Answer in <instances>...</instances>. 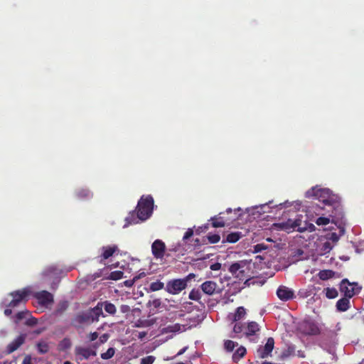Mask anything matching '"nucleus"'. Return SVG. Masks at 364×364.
<instances>
[{"mask_svg":"<svg viewBox=\"0 0 364 364\" xmlns=\"http://www.w3.org/2000/svg\"><path fill=\"white\" fill-rule=\"evenodd\" d=\"M134 326L136 327H143L145 326L144 322L138 321L137 323H135Z\"/></svg>","mask_w":364,"mask_h":364,"instance_id":"59","label":"nucleus"},{"mask_svg":"<svg viewBox=\"0 0 364 364\" xmlns=\"http://www.w3.org/2000/svg\"><path fill=\"white\" fill-rule=\"evenodd\" d=\"M29 316V312L28 311H20L16 315L14 321H15V323H17L19 321H22L23 319H26L27 318V316Z\"/></svg>","mask_w":364,"mask_h":364,"instance_id":"33","label":"nucleus"},{"mask_svg":"<svg viewBox=\"0 0 364 364\" xmlns=\"http://www.w3.org/2000/svg\"><path fill=\"white\" fill-rule=\"evenodd\" d=\"M11 309L12 308H9V307H7V309H6L4 310V314L6 316H9L12 313V311H11Z\"/></svg>","mask_w":364,"mask_h":364,"instance_id":"56","label":"nucleus"},{"mask_svg":"<svg viewBox=\"0 0 364 364\" xmlns=\"http://www.w3.org/2000/svg\"><path fill=\"white\" fill-rule=\"evenodd\" d=\"M146 336V333L145 331L139 332L138 335H137L138 338L140 340H142Z\"/></svg>","mask_w":364,"mask_h":364,"instance_id":"54","label":"nucleus"},{"mask_svg":"<svg viewBox=\"0 0 364 364\" xmlns=\"http://www.w3.org/2000/svg\"><path fill=\"white\" fill-rule=\"evenodd\" d=\"M189 299L194 301H198L201 297V293L198 289H193L188 296Z\"/></svg>","mask_w":364,"mask_h":364,"instance_id":"36","label":"nucleus"},{"mask_svg":"<svg viewBox=\"0 0 364 364\" xmlns=\"http://www.w3.org/2000/svg\"><path fill=\"white\" fill-rule=\"evenodd\" d=\"M43 274L47 276H55L58 274V269L55 267L52 266L46 269Z\"/></svg>","mask_w":364,"mask_h":364,"instance_id":"39","label":"nucleus"},{"mask_svg":"<svg viewBox=\"0 0 364 364\" xmlns=\"http://www.w3.org/2000/svg\"><path fill=\"white\" fill-rule=\"evenodd\" d=\"M267 249V246L264 244H257L254 246V252H260Z\"/></svg>","mask_w":364,"mask_h":364,"instance_id":"47","label":"nucleus"},{"mask_svg":"<svg viewBox=\"0 0 364 364\" xmlns=\"http://www.w3.org/2000/svg\"><path fill=\"white\" fill-rule=\"evenodd\" d=\"M68 306L67 301H62L58 304V308L55 310V314H61Z\"/></svg>","mask_w":364,"mask_h":364,"instance_id":"37","label":"nucleus"},{"mask_svg":"<svg viewBox=\"0 0 364 364\" xmlns=\"http://www.w3.org/2000/svg\"><path fill=\"white\" fill-rule=\"evenodd\" d=\"M350 307V298L344 296L336 303V309L339 311H346Z\"/></svg>","mask_w":364,"mask_h":364,"instance_id":"18","label":"nucleus"},{"mask_svg":"<svg viewBox=\"0 0 364 364\" xmlns=\"http://www.w3.org/2000/svg\"><path fill=\"white\" fill-rule=\"evenodd\" d=\"M305 196L306 198L313 197L319 202H321L324 205L331 207L333 210L330 216L332 218V221H333L334 218H336L334 211L336 212L340 208L339 197L333 194L328 188H322L316 186L307 191Z\"/></svg>","mask_w":364,"mask_h":364,"instance_id":"1","label":"nucleus"},{"mask_svg":"<svg viewBox=\"0 0 364 364\" xmlns=\"http://www.w3.org/2000/svg\"><path fill=\"white\" fill-rule=\"evenodd\" d=\"M155 360V357L149 355L141 359V364H152Z\"/></svg>","mask_w":364,"mask_h":364,"instance_id":"43","label":"nucleus"},{"mask_svg":"<svg viewBox=\"0 0 364 364\" xmlns=\"http://www.w3.org/2000/svg\"><path fill=\"white\" fill-rule=\"evenodd\" d=\"M334 275V272L329 269L321 270L318 273V277L322 280L328 279Z\"/></svg>","mask_w":364,"mask_h":364,"instance_id":"25","label":"nucleus"},{"mask_svg":"<svg viewBox=\"0 0 364 364\" xmlns=\"http://www.w3.org/2000/svg\"><path fill=\"white\" fill-rule=\"evenodd\" d=\"M242 237V233L239 232H232L227 235L226 241L230 243L237 242Z\"/></svg>","mask_w":364,"mask_h":364,"instance_id":"24","label":"nucleus"},{"mask_svg":"<svg viewBox=\"0 0 364 364\" xmlns=\"http://www.w3.org/2000/svg\"><path fill=\"white\" fill-rule=\"evenodd\" d=\"M167 329L170 332H179V331H184L185 327L183 325H181L179 323H175L173 325L168 326L167 327Z\"/></svg>","mask_w":364,"mask_h":364,"instance_id":"31","label":"nucleus"},{"mask_svg":"<svg viewBox=\"0 0 364 364\" xmlns=\"http://www.w3.org/2000/svg\"><path fill=\"white\" fill-rule=\"evenodd\" d=\"M33 295L38 303L43 307L49 308L53 304V296L47 291L34 292Z\"/></svg>","mask_w":364,"mask_h":364,"instance_id":"7","label":"nucleus"},{"mask_svg":"<svg viewBox=\"0 0 364 364\" xmlns=\"http://www.w3.org/2000/svg\"><path fill=\"white\" fill-rule=\"evenodd\" d=\"M222 265L220 263L216 262L210 266V269L214 271L220 269Z\"/></svg>","mask_w":364,"mask_h":364,"instance_id":"50","label":"nucleus"},{"mask_svg":"<svg viewBox=\"0 0 364 364\" xmlns=\"http://www.w3.org/2000/svg\"><path fill=\"white\" fill-rule=\"evenodd\" d=\"M236 346L237 343L230 340H227L224 343V348L228 352L232 351Z\"/></svg>","mask_w":364,"mask_h":364,"instance_id":"34","label":"nucleus"},{"mask_svg":"<svg viewBox=\"0 0 364 364\" xmlns=\"http://www.w3.org/2000/svg\"><path fill=\"white\" fill-rule=\"evenodd\" d=\"M245 314H246V311H245V309L244 307L240 306V307L237 308L236 311L234 314V321H236L240 320L242 318L244 317Z\"/></svg>","mask_w":364,"mask_h":364,"instance_id":"27","label":"nucleus"},{"mask_svg":"<svg viewBox=\"0 0 364 364\" xmlns=\"http://www.w3.org/2000/svg\"><path fill=\"white\" fill-rule=\"evenodd\" d=\"M101 316H105L102 311V305L97 304L94 308L80 314L77 316V321L81 323L90 324L98 321Z\"/></svg>","mask_w":364,"mask_h":364,"instance_id":"4","label":"nucleus"},{"mask_svg":"<svg viewBox=\"0 0 364 364\" xmlns=\"http://www.w3.org/2000/svg\"><path fill=\"white\" fill-rule=\"evenodd\" d=\"M203 292L207 295H213L215 294H220L222 289L218 287L216 282L213 281H205L200 285Z\"/></svg>","mask_w":364,"mask_h":364,"instance_id":"9","label":"nucleus"},{"mask_svg":"<svg viewBox=\"0 0 364 364\" xmlns=\"http://www.w3.org/2000/svg\"><path fill=\"white\" fill-rule=\"evenodd\" d=\"M180 247H181V245H180V244H178L176 247H175L173 248V250H174V251H176V252H177V251H180V250H181Z\"/></svg>","mask_w":364,"mask_h":364,"instance_id":"61","label":"nucleus"},{"mask_svg":"<svg viewBox=\"0 0 364 364\" xmlns=\"http://www.w3.org/2000/svg\"><path fill=\"white\" fill-rule=\"evenodd\" d=\"M246 331H245V334L247 336L255 335L256 332L259 331V328L257 323L255 321H252L248 323L247 326L245 327Z\"/></svg>","mask_w":364,"mask_h":364,"instance_id":"21","label":"nucleus"},{"mask_svg":"<svg viewBox=\"0 0 364 364\" xmlns=\"http://www.w3.org/2000/svg\"><path fill=\"white\" fill-rule=\"evenodd\" d=\"M115 353V349L114 348H109L105 353L101 354V358L104 360H107L114 356Z\"/></svg>","mask_w":364,"mask_h":364,"instance_id":"35","label":"nucleus"},{"mask_svg":"<svg viewBox=\"0 0 364 364\" xmlns=\"http://www.w3.org/2000/svg\"><path fill=\"white\" fill-rule=\"evenodd\" d=\"M294 230L303 232L308 229V223L303 220L301 215H298L295 218H293Z\"/></svg>","mask_w":364,"mask_h":364,"instance_id":"14","label":"nucleus"},{"mask_svg":"<svg viewBox=\"0 0 364 364\" xmlns=\"http://www.w3.org/2000/svg\"><path fill=\"white\" fill-rule=\"evenodd\" d=\"M166 245L161 240H156L151 245V252L154 257L162 258L164 255Z\"/></svg>","mask_w":364,"mask_h":364,"instance_id":"11","label":"nucleus"},{"mask_svg":"<svg viewBox=\"0 0 364 364\" xmlns=\"http://www.w3.org/2000/svg\"><path fill=\"white\" fill-rule=\"evenodd\" d=\"M161 301L160 299H154L151 302V305L154 307V308H159L160 306H161Z\"/></svg>","mask_w":364,"mask_h":364,"instance_id":"49","label":"nucleus"},{"mask_svg":"<svg viewBox=\"0 0 364 364\" xmlns=\"http://www.w3.org/2000/svg\"><path fill=\"white\" fill-rule=\"evenodd\" d=\"M187 349H188V346H185L184 348H183L181 350H180L178 352V353L176 354V355L175 357H176V356H178V355H181L183 354V353L186 351V350H187Z\"/></svg>","mask_w":364,"mask_h":364,"instance_id":"55","label":"nucleus"},{"mask_svg":"<svg viewBox=\"0 0 364 364\" xmlns=\"http://www.w3.org/2000/svg\"><path fill=\"white\" fill-rule=\"evenodd\" d=\"M208 239L210 243L215 244L220 241V237L217 234H209L208 235Z\"/></svg>","mask_w":364,"mask_h":364,"instance_id":"41","label":"nucleus"},{"mask_svg":"<svg viewBox=\"0 0 364 364\" xmlns=\"http://www.w3.org/2000/svg\"><path fill=\"white\" fill-rule=\"evenodd\" d=\"M75 354L79 360H82L84 359H88L91 355H95L96 353L89 348L76 347Z\"/></svg>","mask_w":364,"mask_h":364,"instance_id":"15","label":"nucleus"},{"mask_svg":"<svg viewBox=\"0 0 364 364\" xmlns=\"http://www.w3.org/2000/svg\"><path fill=\"white\" fill-rule=\"evenodd\" d=\"M71 346H72L71 341L68 338H65L59 343V348L61 350H65L67 349H69L71 347Z\"/></svg>","mask_w":364,"mask_h":364,"instance_id":"28","label":"nucleus"},{"mask_svg":"<svg viewBox=\"0 0 364 364\" xmlns=\"http://www.w3.org/2000/svg\"><path fill=\"white\" fill-rule=\"evenodd\" d=\"M339 229H340V232L341 234H343L344 233V228L343 226H341V225H339Z\"/></svg>","mask_w":364,"mask_h":364,"instance_id":"64","label":"nucleus"},{"mask_svg":"<svg viewBox=\"0 0 364 364\" xmlns=\"http://www.w3.org/2000/svg\"><path fill=\"white\" fill-rule=\"evenodd\" d=\"M117 251H118V247L115 245L112 246H103L101 248L102 253L100 257L102 259H107L112 257Z\"/></svg>","mask_w":364,"mask_h":364,"instance_id":"17","label":"nucleus"},{"mask_svg":"<svg viewBox=\"0 0 364 364\" xmlns=\"http://www.w3.org/2000/svg\"><path fill=\"white\" fill-rule=\"evenodd\" d=\"M244 326L240 323H235L233 327V332L235 334L240 333L243 331Z\"/></svg>","mask_w":364,"mask_h":364,"instance_id":"45","label":"nucleus"},{"mask_svg":"<svg viewBox=\"0 0 364 364\" xmlns=\"http://www.w3.org/2000/svg\"><path fill=\"white\" fill-rule=\"evenodd\" d=\"M120 311L122 313L127 314V313L130 312L131 309H130L129 306L123 304L120 306Z\"/></svg>","mask_w":364,"mask_h":364,"instance_id":"48","label":"nucleus"},{"mask_svg":"<svg viewBox=\"0 0 364 364\" xmlns=\"http://www.w3.org/2000/svg\"><path fill=\"white\" fill-rule=\"evenodd\" d=\"M164 287V284L160 281L154 282L150 284L149 289L152 291H156L162 289Z\"/></svg>","mask_w":364,"mask_h":364,"instance_id":"30","label":"nucleus"},{"mask_svg":"<svg viewBox=\"0 0 364 364\" xmlns=\"http://www.w3.org/2000/svg\"><path fill=\"white\" fill-rule=\"evenodd\" d=\"M340 289L344 296L350 299L360 292L361 287L357 283H350L347 279H343L340 284Z\"/></svg>","mask_w":364,"mask_h":364,"instance_id":"5","label":"nucleus"},{"mask_svg":"<svg viewBox=\"0 0 364 364\" xmlns=\"http://www.w3.org/2000/svg\"><path fill=\"white\" fill-rule=\"evenodd\" d=\"M7 331L4 329L0 331V337H4L6 335Z\"/></svg>","mask_w":364,"mask_h":364,"instance_id":"60","label":"nucleus"},{"mask_svg":"<svg viewBox=\"0 0 364 364\" xmlns=\"http://www.w3.org/2000/svg\"><path fill=\"white\" fill-rule=\"evenodd\" d=\"M292 203H289L288 200L285 201L284 203H280L279 205L281 207H289L291 205Z\"/></svg>","mask_w":364,"mask_h":364,"instance_id":"58","label":"nucleus"},{"mask_svg":"<svg viewBox=\"0 0 364 364\" xmlns=\"http://www.w3.org/2000/svg\"><path fill=\"white\" fill-rule=\"evenodd\" d=\"M89 338L91 341H95L98 338V333L97 332L91 333Z\"/></svg>","mask_w":364,"mask_h":364,"instance_id":"53","label":"nucleus"},{"mask_svg":"<svg viewBox=\"0 0 364 364\" xmlns=\"http://www.w3.org/2000/svg\"><path fill=\"white\" fill-rule=\"evenodd\" d=\"M97 304H101L102 309L104 307L105 311L109 314L114 315L117 311L116 306L108 301L99 302Z\"/></svg>","mask_w":364,"mask_h":364,"instance_id":"22","label":"nucleus"},{"mask_svg":"<svg viewBox=\"0 0 364 364\" xmlns=\"http://www.w3.org/2000/svg\"><path fill=\"white\" fill-rule=\"evenodd\" d=\"M194 277V274H190L188 275V277L185 279H187V282L192 277Z\"/></svg>","mask_w":364,"mask_h":364,"instance_id":"62","label":"nucleus"},{"mask_svg":"<svg viewBox=\"0 0 364 364\" xmlns=\"http://www.w3.org/2000/svg\"><path fill=\"white\" fill-rule=\"evenodd\" d=\"M187 287V279H176L170 280L166 286V290L171 294H178Z\"/></svg>","mask_w":364,"mask_h":364,"instance_id":"6","label":"nucleus"},{"mask_svg":"<svg viewBox=\"0 0 364 364\" xmlns=\"http://www.w3.org/2000/svg\"><path fill=\"white\" fill-rule=\"evenodd\" d=\"M193 229L188 228L183 237V242H186V241L187 240H188L190 237H191L193 236Z\"/></svg>","mask_w":364,"mask_h":364,"instance_id":"46","label":"nucleus"},{"mask_svg":"<svg viewBox=\"0 0 364 364\" xmlns=\"http://www.w3.org/2000/svg\"><path fill=\"white\" fill-rule=\"evenodd\" d=\"M26 335L21 334L18 336L14 341L10 343L7 346L9 353H13L17 350L25 341Z\"/></svg>","mask_w":364,"mask_h":364,"instance_id":"16","label":"nucleus"},{"mask_svg":"<svg viewBox=\"0 0 364 364\" xmlns=\"http://www.w3.org/2000/svg\"><path fill=\"white\" fill-rule=\"evenodd\" d=\"M271 203H272V201H269V203H267L264 204L256 205V206L252 208L251 209H247V211L249 213H250V210H251L252 211L251 214H252V215H255V212H257L258 213V215H261L262 213L267 212L266 208H269V204Z\"/></svg>","mask_w":364,"mask_h":364,"instance_id":"19","label":"nucleus"},{"mask_svg":"<svg viewBox=\"0 0 364 364\" xmlns=\"http://www.w3.org/2000/svg\"><path fill=\"white\" fill-rule=\"evenodd\" d=\"M38 350L39 353L43 354L48 351L49 346L48 343L45 341H41L37 344Z\"/></svg>","mask_w":364,"mask_h":364,"instance_id":"29","label":"nucleus"},{"mask_svg":"<svg viewBox=\"0 0 364 364\" xmlns=\"http://www.w3.org/2000/svg\"><path fill=\"white\" fill-rule=\"evenodd\" d=\"M247 269V263L245 261H240L231 264L229 267L230 272L240 279L245 278V272Z\"/></svg>","mask_w":364,"mask_h":364,"instance_id":"8","label":"nucleus"},{"mask_svg":"<svg viewBox=\"0 0 364 364\" xmlns=\"http://www.w3.org/2000/svg\"><path fill=\"white\" fill-rule=\"evenodd\" d=\"M277 296L280 300L287 301L294 298V291L286 286L281 285L277 290Z\"/></svg>","mask_w":364,"mask_h":364,"instance_id":"10","label":"nucleus"},{"mask_svg":"<svg viewBox=\"0 0 364 364\" xmlns=\"http://www.w3.org/2000/svg\"><path fill=\"white\" fill-rule=\"evenodd\" d=\"M28 316L29 317L27 316V318H26V325L29 326H35L37 323V320L35 318L31 316L30 315Z\"/></svg>","mask_w":364,"mask_h":364,"instance_id":"44","label":"nucleus"},{"mask_svg":"<svg viewBox=\"0 0 364 364\" xmlns=\"http://www.w3.org/2000/svg\"><path fill=\"white\" fill-rule=\"evenodd\" d=\"M330 223V218L327 217H319L316 220V223L318 225H326Z\"/></svg>","mask_w":364,"mask_h":364,"instance_id":"42","label":"nucleus"},{"mask_svg":"<svg viewBox=\"0 0 364 364\" xmlns=\"http://www.w3.org/2000/svg\"><path fill=\"white\" fill-rule=\"evenodd\" d=\"M80 199H89L92 197V193L87 189H81L77 192Z\"/></svg>","mask_w":364,"mask_h":364,"instance_id":"26","label":"nucleus"},{"mask_svg":"<svg viewBox=\"0 0 364 364\" xmlns=\"http://www.w3.org/2000/svg\"><path fill=\"white\" fill-rule=\"evenodd\" d=\"M22 364H33L31 362V357L30 355H26L24 358Z\"/></svg>","mask_w":364,"mask_h":364,"instance_id":"51","label":"nucleus"},{"mask_svg":"<svg viewBox=\"0 0 364 364\" xmlns=\"http://www.w3.org/2000/svg\"><path fill=\"white\" fill-rule=\"evenodd\" d=\"M304 331L309 335H316L319 333V328L316 323L311 321H304L302 324Z\"/></svg>","mask_w":364,"mask_h":364,"instance_id":"13","label":"nucleus"},{"mask_svg":"<svg viewBox=\"0 0 364 364\" xmlns=\"http://www.w3.org/2000/svg\"><path fill=\"white\" fill-rule=\"evenodd\" d=\"M274 341L272 338H269L264 346H260L257 350V355L264 358L267 357L274 348Z\"/></svg>","mask_w":364,"mask_h":364,"instance_id":"12","label":"nucleus"},{"mask_svg":"<svg viewBox=\"0 0 364 364\" xmlns=\"http://www.w3.org/2000/svg\"><path fill=\"white\" fill-rule=\"evenodd\" d=\"M246 353L245 348L241 346L237 349V350L232 355V360L234 362H237L241 358H242Z\"/></svg>","mask_w":364,"mask_h":364,"instance_id":"23","label":"nucleus"},{"mask_svg":"<svg viewBox=\"0 0 364 364\" xmlns=\"http://www.w3.org/2000/svg\"><path fill=\"white\" fill-rule=\"evenodd\" d=\"M324 245H325V250L331 249L330 243L329 242H326Z\"/></svg>","mask_w":364,"mask_h":364,"instance_id":"63","label":"nucleus"},{"mask_svg":"<svg viewBox=\"0 0 364 364\" xmlns=\"http://www.w3.org/2000/svg\"><path fill=\"white\" fill-rule=\"evenodd\" d=\"M211 220H213V226L215 228H220L225 225V222L220 218H217L216 217L211 218Z\"/></svg>","mask_w":364,"mask_h":364,"instance_id":"40","label":"nucleus"},{"mask_svg":"<svg viewBox=\"0 0 364 364\" xmlns=\"http://www.w3.org/2000/svg\"><path fill=\"white\" fill-rule=\"evenodd\" d=\"M277 225H278V227L280 229L287 231V232H291V231L294 230L293 218H289L285 222L279 223Z\"/></svg>","mask_w":364,"mask_h":364,"instance_id":"20","label":"nucleus"},{"mask_svg":"<svg viewBox=\"0 0 364 364\" xmlns=\"http://www.w3.org/2000/svg\"><path fill=\"white\" fill-rule=\"evenodd\" d=\"M31 294V287H26L21 290L11 292L9 296L12 297L11 300L8 301L7 299L2 301V304L6 307L15 308L18 306L21 303L27 300V297Z\"/></svg>","mask_w":364,"mask_h":364,"instance_id":"3","label":"nucleus"},{"mask_svg":"<svg viewBox=\"0 0 364 364\" xmlns=\"http://www.w3.org/2000/svg\"><path fill=\"white\" fill-rule=\"evenodd\" d=\"M123 277V272L122 271H114L110 273L109 276V279L119 280Z\"/></svg>","mask_w":364,"mask_h":364,"instance_id":"38","label":"nucleus"},{"mask_svg":"<svg viewBox=\"0 0 364 364\" xmlns=\"http://www.w3.org/2000/svg\"><path fill=\"white\" fill-rule=\"evenodd\" d=\"M326 296L328 299H334L338 296V291L334 288H326L325 289Z\"/></svg>","mask_w":364,"mask_h":364,"instance_id":"32","label":"nucleus"},{"mask_svg":"<svg viewBox=\"0 0 364 364\" xmlns=\"http://www.w3.org/2000/svg\"><path fill=\"white\" fill-rule=\"evenodd\" d=\"M316 229L314 225L311 224V223H308V229L307 230L310 231V232H313Z\"/></svg>","mask_w":364,"mask_h":364,"instance_id":"57","label":"nucleus"},{"mask_svg":"<svg viewBox=\"0 0 364 364\" xmlns=\"http://www.w3.org/2000/svg\"><path fill=\"white\" fill-rule=\"evenodd\" d=\"M109 336L107 333H104L100 337V341L101 343H103L107 341Z\"/></svg>","mask_w":364,"mask_h":364,"instance_id":"52","label":"nucleus"},{"mask_svg":"<svg viewBox=\"0 0 364 364\" xmlns=\"http://www.w3.org/2000/svg\"><path fill=\"white\" fill-rule=\"evenodd\" d=\"M154 208V199L151 196L146 197L142 196L138 202L136 207V218H135L134 213L126 218V224L124 228L127 227L130 224H136L139 221H144L149 218L152 214Z\"/></svg>","mask_w":364,"mask_h":364,"instance_id":"2","label":"nucleus"}]
</instances>
